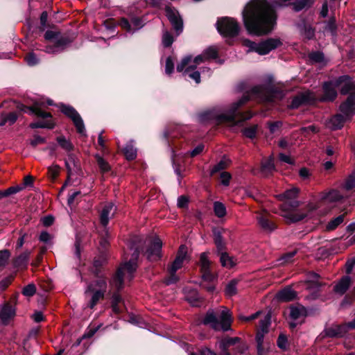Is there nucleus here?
I'll use <instances>...</instances> for the list:
<instances>
[{"instance_id": "3c124183", "label": "nucleus", "mask_w": 355, "mask_h": 355, "mask_svg": "<svg viewBox=\"0 0 355 355\" xmlns=\"http://www.w3.org/2000/svg\"><path fill=\"white\" fill-rule=\"evenodd\" d=\"M259 228L265 233H270L277 228L276 223H259Z\"/></svg>"}, {"instance_id": "f3484780", "label": "nucleus", "mask_w": 355, "mask_h": 355, "mask_svg": "<svg viewBox=\"0 0 355 355\" xmlns=\"http://www.w3.org/2000/svg\"><path fill=\"white\" fill-rule=\"evenodd\" d=\"M65 166H66V168H67V172H68V178H67L65 184L62 187V189H64V187L66 185L68 184V183L69 182L70 177L73 173H78L80 169V164H79L78 161L76 159L75 155L71 153L68 154L67 158L65 160Z\"/></svg>"}, {"instance_id": "a18cd8bd", "label": "nucleus", "mask_w": 355, "mask_h": 355, "mask_svg": "<svg viewBox=\"0 0 355 355\" xmlns=\"http://www.w3.org/2000/svg\"><path fill=\"white\" fill-rule=\"evenodd\" d=\"M187 247L184 245H182L179 248L175 259H178V261L182 264H183L184 261L187 258Z\"/></svg>"}, {"instance_id": "de8ad7c7", "label": "nucleus", "mask_w": 355, "mask_h": 355, "mask_svg": "<svg viewBox=\"0 0 355 355\" xmlns=\"http://www.w3.org/2000/svg\"><path fill=\"white\" fill-rule=\"evenodd\" d=\"M96 161L98 163V165L102 172H107L110 169V166L109 164L103 159L101 156L96 155Z\"/></svg>"}, {"instance_id": "0e129e2a", "label": "nucleus", "mask_w": 355, "mask_h": 355, "mask_svg": "<svg viewBox=\"0 0 355 355\" xmlns=\"http://www.w3.org/2000/svg\"><path fill=\"white\" fill-rule=\"evenodd\" d=\"M226 230L223 228H214L213 234H214V241L217 240H223L222 237V234L225 233Z\"/></svg>"}, {"instance_id": "ddd939ff", "label": "nucleus", "mask_w": 355, "mask_h": 355, "mask_svg": "<svg viewBox=\"0 0 355 355\" xmlns=\"http://www.w3.org/2000/svg\"><path fill=\"white\" fill-rule=\"evenodd\" d=\"M271 315L270 313H267L263 319H261L259 322V325L257 331L256 341L257 343V349L259 353H260L262 349L263 343V338L265 334L269 331V327L270 325Z\"/></svg>"}, {"instance_id": "69168bd1", "label": "nucleus", "mask_w": 355, "mask_h": 355, "mask_svg": "<svg viewBox=\"0 0 355 355\" xmlns=\"http://www.w3.org/2000/svg\"><path fill=\"white\" fill-rule=\"evenodd\" d=\"M60 167L58 165H53L49 168V174L52 179H55L59 174Z\"/></svg>"}, {"instance_id": "bf43d9fd", "label": "nucleus", "mask_w": 355, "mask_h": 355, "mask_svg": "<svg viewBox=\"0 0 355 355\" xmlns=\"http://www.w3.org/2000/svg\"><path fill=\"white\" fill-rule=\"evenodd\" d=\"M311 60L315 62H322L324 60V55L320 52H313L309 55Z\"/></svg>"}, {"instance_id": "8fccbe9b", "label": "nucleus", "mask_w": 355, "mask_h": 355, "mask_svg": "<svg viewBox=\"0 0 355 355\" xmlns=\"http://www.w3.org/2000/svg\"><path fill=\"white\" fill-rule=\"evenodd\" d=\"M10 256V252L8 250H0V267L5 266Z\"/></svg>"}, {"instance_id": "4c0bfd02", "label": "nucleus", "mask_w": 355, "mask_h": 355, "mask_svg": "<svg viewBox=\"0 0 355 355\" xmlns=\"http://www.w3.org/2000/svg\"><path fill=\"white\" fill-rule=\"evenodd\" d=\"M186 298L187 300L193 306H198L200 297L198 293L196 290L190 291L187 293Z\"/></svg>"}, {"instance_id": "f8f14e48", "label": "nucleus", "mask_w": 355, "mask_h": 355, "mask_svg": "<svg viewBox=\"0 0 355 355\" xmlns=\"http://www.w3.org/2000/svg\"><path fill=\"white\" fill-rule=\"evenodd\" d=\"M60 107L61 111L73 121L77 131L79 133L84 135L85 132V125L81 116L76 110L71 106L63 104L60 105Z\"/></svg>"}, {"instance_id": "6ab92c4d", "label": "nucleus", "mask_w": 355, "mask_h": 355, "mask_svg": "<svg viewBox=\"0 0 355 355\" xmlns=\"http://www.w3.org/2000/svg\"><path fill=\"white\" fill-rule=\"evenodd\" d=\"M182 267V264L178 261V259H175L172 264L168 268L169 276L164 279V283L166 285L176 283L178 281L179 279L175 272Z\"/></svg>"}, {"instance_id": "052dcab7", "label": "nucleus", "mask_w": 355, "mask_h": 355, "mask_svg": "<svg viewBox=\"0 0 355 355\" xmlns=\"http://www.w3.org/2000/svg\"><path fill=\"white\" fill-rule=\"evenodd\" d=\"M174 69V64L171 57H168L166 60L165 72L170 75Z\"/></svg>"}, {"instance_id": "a19ab883", "label": "nucleus", "mask_w": 355, "mask_h": 355, "mask_svg": "<svg viewBox=\"0 0 355 355\" xmlns=\"http://www.w3.org/2000/svg\"><path fill=\"white\" fill-rule=\"evenodd\" d=\"M230 164V160L226 157H223L217 164L214 166L211 171V173L214 174L216 172H218L221 170L227 168Z\"/></svg>"}, {"instance_id": "72a5a7b5", "label": "nucleus", "mask_w": 355, "mask_h": 355, "mask_svg": "<svg viewBox=\"0 0 355 355\" xmlns=\"http://www.w3.org/2000/svg\"><path fill=\"white\" fill-rule=\"evenodd\" d=\"M275 170L273 159L268 158L262 161L261 171L264 175L270 174Z\"/></svg>"}, {"instance_id": "9d476101", "label": "nucleus", "mask_w": 355, "mask_h": 355, "mask_svg": "<svg viewBox=\"0 0 355 355\" xmlns=\"http://www.w3.org/2000/svg\"><path fill=\"white\" fill-rule=\"evenodd\" d=\"M218 32L227 37H234L238 35L239 27L237 22L232 18L224 17L216 23Z\"/></svg>"}, {"instance_id": "a211bd4d", "label": "nucleus", "mask_w": 355, "mask_h": 355, "mask_svg": "<svg viewBox=\"0 0 355 355\" xmlns=\"http://www.w3.org/2000/svg\"><path fill=\"white\" fill-rule=\"evenodd\" d=\"M340 111L347 118L355 114V92L351 93L346 101L340 105Z\"/></svg>"}, {"instance_id": "7c9ffc66", "label": "nucleus", "mask_w": 355, "mask_h": 355, "mask_svg": "<svg viewBox=\"0 0 355 355\" xmlns=\"http://www.w3.org/2000/svg\"><path fill=\"white\" fill-rule=\"evenodd\" d=\"M297 252V250H295L291 252L284 254L278 259V265L286 266L293 263L295 260V257Z\"/></svg>"}, {"instance_id": "ea45409f", "label": "nucleus", "mask_w": 355, "mask_h": 355, "mask_svg": "<svg viewBox=\"0 0 355 355\" xmlns=\"http://www.w3.org/2000/svg\"><path fill=\"white\" fill-rule=\"evenodd\" d=\"M17 119L16 113L11 112L8 114L1 115V121H0V125L3 126L8 123L10 125L13 124Z\"/></svg>"}, {"instance_id": "09e8293b", "label": "nucleus", "mask_w": 355, "mask_h": 355, "mask_svg": "<svg viewBox=\"0 0 355 355\" xmlns=\"http://www.w3.org/2000/svg\"><path fill=\"white\" fill-rule=\"evenodd\" d=\"M355 187V175L352 174L346 180L345 184L343 186V189L346 191H349Z\"/></svg>"}, {"instance_id": "dca6fc26", "label": "nucleus", "mask_w": 355, "mask_h": 355, "mask_svg": "<svg viewBox=\"0 0 355 355\" xmlns=\"http://www.w3.org/2000/svg\"><path fill=\"white\" fill-rule=\"evenodd\" d=\"M350 329L347 322L342 324H332L327 327L324 332V335L327 337H343Z\"/></svg>"}, {"instance_id": "39448f33", "label": "nucleus", "mask_w": 355, "mask_h": 355, "mask_svg": "<svg viewBox=\"0 0 355 355\" xmlns=\"http://www.w3.org/2000/svg\"><path fill=\"white\" fill-rule=\"evenodd\" d=\"M199 265L202 277L200 286L207 292L213 293L218 275L211 270V261L208 259V252L200 254Z\"/></svg>"}, {"instance_id": "79ce46f5", "label": "nucleus", "mask_w": 355, "mask_h": 355, "mask_svg": "<svg viewBox=\"0 0 355 355\" xmlns=\"http://www.w3.org/2000/svg\"><path fill=\"white\" fill-rule=\"evenodd\" d=\"M214 211L218 217H223L226 214V208L225 205L220 202H214Z\"/></svg>"}, {"instance_id": "6e6552de", "label": "nucleus", "mask_w": 355, "mask_h": 355, "mask_svg": "<svg viewBox=\"0 0 355 355\" xmlns=\"http://www.w3.org/2000/svg\"><path fill=\"white\" fill-rule=\"evenodd\" d=\"M344 198V196L341 194L340 191L336 189H332L327 193H324L321 195L320 200L317 202H313L318 207V210H320L321 212L315 216L316 219H318L319 216L325 215L328 211L322 209V207L328 202H336L341 200Z\"/></svg>"}, {"instance_id": "6e6d98bb", "label": "nucleus", "mask_w": 355, "mask_h": 355, "mask_svg": "<svg viewBox=\"0 0 355 355\" xmlns=\"http://www.w3.org/2000/svg\"><path fill=\"white\" fill-rule=\"evenodd\" d=\"M22 187L20 186L11 187L3 192H0V197H4L20 191Z\"/></svg>"}, {"instance_id": "58836bf2", "label": "nucleus", "mask_w": 355, "mask_h": 355, "mask_svg": "<svg viewBox=\"0 0 355 355\" xmlns=\"http://www.w3.org/2000/svg\"><path fill=\"white\" fill-rule=\"evenodd\" d=\"M239 281L236 279L231 280L225 288L226 295L231 297L235 295L237 293V284Z\"/></svg>"}, {"instance_id": "603ef678", "label": "nucleus", "mask_w": 355, "mask_h": 355, "mask_svg": "<svg viewBox=\"0 0 355 355\" xmlns=\"http://www.w3.org/2000/svg\"><path fill=\"white\" fill-rule=\"evenodd\" d=\"M173 42V38L172 35L168 32L165 31L162 35V44L164 46L168 47Z\"/></svg>"}, {"instance_id": "f257e3e1", "label": "nucleus", "mask_w": 355, "mask_h": 355, "mask_svg": "<svg viewBox=\"0 0 355 355\" xmlns=\"http://www.w3.org/2000/svg\"><path fill=\"white\" fill-rule=\"evenodd\" d=\"M144 245L147 247L145 253L150 261H157L162 257V242L157 236H133L130 239V248L134 250L132 259L128 262L121 264L109 282L107 293L110 295L112 311L116 313L121 311L119 304L123 300L120 291L123 288L124 280L130 281L133 278V274L137 268V260L140 250H144Z\"/></svg>"}, {"instance_id": "4be33fe9", "label": "nucleus", "mask_w": 355, "mask_h": 355, "mask_svg": "<svg viewBox=\"0 0 355 355\" xmlns=\"http://www.w3.org/2000/svg\"><path fill=\"white\" fill-rule=\"evenodd\" d=\"M217 57V50L214 47H209L206 49L201 55L196 56L193 59V62L196 64H201L210 59H214Z\"/></svg>"}, {"instance_id": "49530a36", "label": "nucleus", "mask_w": 355, "mask_h": 355, "mask_svg": "<svg viewBox=\"0 0 355 355\" xmlns=\"http://www.w3.org/2000/svg\"><path fill=\"white\" fill-rule=\"evenodd\" d=\"M311 3V0H297L292 3L293 9L300 11Z\"/></svg>"}, {"instance_id": "4468645a", "label": "nucleus", "mask_w": 355, "mask_h": 355, "mask_svg": "<svg viewBox=\"0 0 355 355\" xmlns=\"http://www.w3.org/2000/svg\"><path fill=\"white\" fill-rule=\"evenodd\" d=\"M334 85L340 88L342 94L355 92V83L348 76H343L335 80Z\"/></svg>"}, {"instance_id": "680f3d73", "label": "nucleus", "mask_w": 355, "mask_h": 355, "mask_svg": "<svg viewBox=\"0 0 355 355\" xmlns=\"http://www.w3.org/2000/svg\"><path fill=\"white\" fill-rule=\"evenodd\" d=\"M26 61L30 66H34L38 63L39 60L33 53H28L26 57Z\"/></svg>"}, {"instance_id": "9b49d317", "label": "nucleus", "mask_w": 355, "mask_h": 355, "mask_svg": "<svg viewBox=\"0 0 355 355\" xmlns=\"http://www.w3.org/2000/svg\"><path fill=\"white\" fill-rule=\"evenodd\" d=\"M248 101V97L243 96L237 102L233 103L230 109L226 113L220 114H214L211 113L209 118L216 119L219 122L233 121L235 119L236 116H237L236 111L239 109V107L245 104Z\"/></svg>"}, {"instance_id": "c9c22d12", "label": "nucleus", "mask_w": 355, "mask_h": 355, "mask_svg": "<svg viewBox=\"0 0 355 355\" xmlns=\"http://www.w3.org/2000/svg\"><path fill=\"white\" fill-rule=\"evenodd\" d=\"M123 150L126 159L129 160L134 159L137 156V149L131 143L127 144Z\"/></svg>"}, {"instance_id": "864d4df0", "label": "nucleus", "mask_w": 355, "mask_h": 355, "mask_svg": "<svg viewBox=\"0 0 355 355\" xmlns=\"http://www.w3.org/2000/svg\"><path fill=\"white\" fill-rule=\"evenodd\" d=\"M36 292V288L35 286L33 284H30L27 286H26L22 291L23 295L26 296H33Z\"/></svg>"}, {"instance_id": "c85d7f7f", "label": "nucleus", "mask_w": 355, "mask_h": 355, "mask_svg": "<svg viewBox=\"0 0 355 355\" xmlns=\"http://www.w3.org/2000/svg\"><path fill=\"white\" fill-rule=\"evenodd\" d=\"M116 212V207L112 203L105 205L101 213V222H108Z\"/></svg>"}, {"instance_id": "423d86ee", "label": "nucleus", "mask_w": 355, "mask_h": 355, "mask_svg": "<svg viewBox=\"0 0 355 355\" xmlns=\"http://www.w3.org/2000/svg\"><path fill=\"white\" fill-rule=\"evenodd\" d=\"M223 309L219 319L213 310L208 311L203 319V324L209 325L216 331H226L230 330L232 324V315L227 308L223 307Z\"/></svg>"}, {"instance_id": "774afa93", "label": "nucleus", "mask_w": 355, "mask_h": 355, "mask_svg": "<svg viewBox=\"0 0 355 355\" xmlns=\"http://www.w3.org/2000/svg\"><path fill=\"white\" fill-rule=\"evenodd\" d=\"M53 236L49 234L47 232H42L40 236V241L44 243H48L49 241L52 239Z\"/></svg>"}, {"instance_id": "5701e85b", "label": "nucleus", "mask_w": 355, "mask_h": 355, "mask_svg": "<svg viewBox=\"0 0 355 355\" xmlns=\"http://www.w3.org/2000/svg\"><path fill=\"white\" fill-rule=\"evenodd\" d=\"M69 41L67 39H60L53 45H48L46 47L45 51L48 53H58L62 51L67 45L68 44Z\"/></svg>"}, {"instance_id": "20e7f679", "label": "nucleus", "mask_w": 355, "mask_h": 355, "mask_svg": "<svg viewBox=\"0 0 355 355\" xmlns=\"http://www.w3.org/2000/svg\"><path fill=\"white\" fill-rule=\"evenodd\" d=\"M105 263V259H96L94 260L93 271L97 278L88 283L85 291V296L87 300V307L93 309L96 304L104 299L107 290V283L106 278L103 276H99L100 268Z\"/></svg>"}, {"instance_id": "c756f323", "label": "nucleus", "mask_w": 355, "mask_h": 355, "mask_svg": "<svg viewBox=\"0 0 355 355\" xmlns=\"http://www.w3.org/2000/svg\"><path fill=\"white\" fill-rule=\"evenodd\" d=\"M220 256V262L221 266L226 268H232L236 265V260L234 257H231L227 252H222Z\"/></svg>"}, {"instance_id": "b1692460", "label": "nucleus", "mask_w": 355, "mask_h": 355, "mask_svg": "<svg viewBox=\"0 0 355 355\" xmlns=\"http://www.w3.org/2000/svg\"><path fill=\"white\" fill-rule=\"evenodd\" d=\"M307 311L306 308L301 305H293L290 307V316L293 320L304 318L306 316Z\"/></svg>"}, {"instance_id": "0eeeda50", "label": "nucleus", "mask_w": 355, "mask_h": 355, "mask_svg": "<svg viewBox=\"0 0 355 355\" xmlns=\"http://www.w3.org/2000/svg\"><path fill=\"white\" fill-rule=\"evenodd\" d=\"M243 44L249 48L248 51H255L259 55H266L279 46L282 42L277 38H270L257 44L246 39L243 41Z\"/></svg>"}, {"instance_id": "e2e57ef3", "label": "nucleus", "mask_w": 355, "mask_h": 355, "mask_svg": "<svg viewBox=\"0 0 355 355\" xmlns=\"http://www.w3.org/2000/svg\"><path fill=\"white\" fill-rule=\"evenodd\" d=\"M214 243L216 245L218 255L220 254V253L222 252H226V244L223 240H217L214 241Z\"/></svg>"}, {"instance_id": "473e14b6", "label": "nucleus", "mask_w": 355, "mask_h": 355, "mask_svg": "<svg viewBox=\"0 0 355 355\" xmlns=\"http://www.w3.org/2000/svg\"><path fill=\"white\" fill-rule=\"evenodd\" d=\"M297 296L296 292L291 288H286L278 293V297L280 300L289 302L294 300Z\"/></svg>"}, {"instance_id": "338daca9", "label": "nucleus", "mask_w": 355, "mask_h": 355, "mask_svg": "<svg viewBox=\"0 0 355 355\" xmlns=\"http://www.w3.org/2000/svg\"><path fill=\"white\" fill-rule=\"evenodd\" d=\"M231 179V175L227 172H222L220 174L221 183L225 185H229L230 180Z\"/></svg>"}, {"instance_id": "37998d69", "label": "nucleus", "mask_w": 355, "mask_h": 355, "mask_svg": "<svg viewBox=\"0 0 355 355\" xmlns=\"http://www.w3.org/2000/svg\"><path fill=\"white\" fill-rule=\"evenodd\" d=\"M248 345L243 342H239L234 349V355H248Z\"/></svg>"}, {"instance_id": "2eb2a0df", "label": "nucleus", "mask_w": 355, "mask_h": 355, "mask_svg": "<svg viewBox=\"0 0 355 355\" xmlns=\"http://www.w3.org/2000/svg\"><path fill=\"white\" fill-rule=\"evenodd\" d=\"M166 15L175 30L177 35H179L183 30V22L179 13L175 9L167 6L166 8Z\"/></svg>"}, {"instance_id": "c03bdc74", "label": "nucleus", "mask_w": 355, "mask_h": 355, "mask_svg": "<svg viewBox=\"0 0 355 355\" xmlns=\"http://www.w3.org/2000/svg\"><path fill=\"white\" fill-rule=\"evenodd\" d=\"M30 127L32 128H49L52 129L54 127V124L51 121H39V122H35L32 123L30 125Z\"/></svg>"}, {"instance_id": "1a4fd4ad", "label": "nucleus", "mask_w": 355, "mask_h": 355, "mask_svg": "<svg viewBox=\"0 0 355 355\" xmlns=\"http://www.w3.org/2000/svg\"><path fill=\"white\" fill-rule=\"evenodd\" d=\"M193 62V59L191 56H186L184 58L181 62L177 66V71L179 72L184 71V74L188 75L191 78L195 80L196 83L200 82V75L198 71H194L197 65Z\"/></svg>"}, {"instance_id": "aec40b11", "label": "nucleus", "mask_w": 355, "mask_h": 355, "mask_svg": "<svg viewBox=\"0 0 355 355\" xmlns=\"http://www.w3.org/2000/svg\"><path fill=\"white\" fill-rule=\"evenodd\" d=\"M315 99V96L312 92H305L295 96L291 103L292 108H297L302 103H309Z\"/></svg>"}, {"instance_id": "a878e982", "label": "nucleus", "mask_w": 355, "mask_h": 355, "mask_svg": "<svg viewBox=\"0 0 355 355\" xmlns=\"http://www.w3.org/2000/svg\"><path fill=\"white\" fill-rule=\"evenodd\" d=\"M42 103L36 102L32 107H19V109L24 112H26V110H30L32 114L37 115L41 118H48L51 117V115L49 112H45L41 110V106Z\"/></svg>"}, {"instance_id": "4d7b16f0", "label": "nucleus", "mask_w": 355, "mask_h": 355, "mask_svg": "<svg viewBox=\"0 0 355 355\" xmlns=\"http://www.w3.org/2000/svg\"><path fill=\"white\" fill-rule=\"evenodd\" d=\"M189 198L186 196H180L178 198L177 205L179 208L184 209L188 207Z\"/></svg>"}, {"instance_id": "13d9d810", "label": "nucleus", "mask_w": 355, "mask_h": 355, "mask_svg": "<svg viewBox=\"0 0 355 355\" xmlns=\"http://www.w3.org/2000/svg\"><path fill=\"white\" fill-rule=\"evenodd\" d=\"M243 135L248 138H254L257 133V126H250L243 130Z\"/></svg>"}, {"instance_id": "cd10ccee", "label": "nucleus", "mask_w": 355, "mask_h": 355, "mask_svg": "<svg viewBox=\"0 0 355 355\" xmlns=\"http://www.w3.org/2000/svg\"><path fill=\"white\" fill-rule=\"evenodd\" d=\"M351 283V279L349 276H344L335 285L334 291L340 294L343 295L349 288Z\"/></svg>"}, {"instance_id": "412c9836", "label": "nucleus", "mask_w": 355, "mask_h": 355, "mask_svg": "<svg viewBox=\"0 0 355 355\" xmlns=\"http://www.w3.org/2000/svg\"><path fill=\"white\" fill-rule=\"evenodd\" d=\"M337 86L334 85V80L325 83L323 85L324 95L321 98L322 101H334L336 96L337 92L336 88Z\"/></svg>"}, {"instance_id": "7ed1b4c3", "label": "nucleus", "mask_w": 355, "mask_h": 355, "mask_svg": "<svg viewBox=\"0 0 355 355\" xmlns=\"http://www.w3.org/2000/svg\"><path fill=\"white\" fill-rule=\"evenodd\" d=\"M299 190L296 187L286 190L283 193L276 196L281 202V211L284 217L291 219V222L301 220H315V216L321 212L318 210V207L313 202H309L305 206L297 209L299 202L295 200Z\"/></svg>"}, {"instance_id": "5fc2aeb1", "label": "nucleus", "mask_w": 355, "mask_h": 355, "mask_svg": "<svg viewBox=\"0 0 355 355\" xmlns=\"http://www.w3.org/2000/svg\"><path fill=\"white\" fill-rule=\"evenodd\" d=\"M287 343H288L287 337L284 334H281L279 336L277 340V345L278 347H279L282 349H286L287 347Z\"/></svg>"}, {"instance_id": "e433bc0d", "label": "nucleus", "mask_w": 355, "mask_h": 355, "mask_svg": "<svg viewBox=\"0 0 355 355\" xmlns=\"http://www.w3.org/2000/svg\"><path fill=\"white\" fill-rule=\"evenodd\" d=\"M57 141L60 146L68 153L73 150V146L69 140L64 137L60 136L57 138Z\"/></svg>"}, {"instance_id": "f704fd0d", "label": "nucleus", "mask_w": 355, "mask_h": 355, "mask_svg": "<svg viewBox=\"0 0 355 355\" xmlns=\"http://www.w3.org/2000/svg\"><path fill=\"white\" fill-rule=\"evenodd\" d=\"M241 341L239 337L225 338L220 342V348L221 350H228L230 346L236 345Z\"/></svg>"}, {"instance_id": "bb28decb", "label": "nucleus", "mask_w": 355, "mask_h": 355, "mask_svg": "<svg viewBox=\"0 0 355 355\" xmlns=\"http://www.w3.org/2000/svg\"><path fill=\"white\" fill-rule=\"evenodd\" d=\"M342 113L333 116L328 122V126L332 130L340 129L343 126L344 123L347 119Z\"/></svg>"}, {"instance_id": "f03ea898", "label": "nucleus", "mask_w": 355, "mask_h": 355, "mask_svg": "<svg viewBox=\"0 0 355 355\" xmlns=\"http://www.w3.org/2000/svg\"><path fill=\"white\" fill-rule=\"evenodd\" d=\"M246 29L250 34L261 35L272 31L276 17L266 0H252L243 12Z\"/></svg>"}, {"instance_id": "393cba45", "label": "nucleus", "mask_w": 355, "mask_h": 355, "mask_svg": "<svg viewBox=\"0 0 355 355\" xmlns=\"http://www.w3.org/2000/svg\"><path fill=\"white\" fill-rule=\"evenodd\" d=\"M15 314V310L12 305L7 303L0 307V319L5 323Z\"/></svg>"}, {"instance_id": "2f4dec72", "label": "nucleus", "mask_w": 355, "mask_h": 355, "mask_svg": "<svg viewBox=\"0 0 355 355\" xmlns=\"http://www.w3.org/2000/svg\"><path fill=\"white\" fill-rule=\"evenodd\" d=\"M31 252L26 251L19 255L14 261V266L19 268H25L28 264Z\"/></svg>"}]
</instances>
